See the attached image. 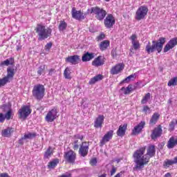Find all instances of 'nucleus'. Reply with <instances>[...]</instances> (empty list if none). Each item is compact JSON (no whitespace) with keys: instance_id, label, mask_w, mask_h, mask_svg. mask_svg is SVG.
I'll return each mask as SVG.
<instances>
[{"instance_id":"bb28decb","label":"nucleus","mask_w":177,"mask_h":177,"mask_svg":"<svg viewBox=\"0 0 177 177\" xmlns=\"http://www.w3.org/2000/svg\"><path fill=\"white\" fill-rule=\"evenodd\" d=\"M177 145V138L175 139L174 137L170 138L167 142V147L168 149H174L175 146Z\"/></svg>"},{"instance_id":"6e6d98bb","label":"nucleus","mask_w":177,"mask_h":177,"mask_svg":"<svg viewBox=\"0 0 177 177\" xmlns=\"http://www.w3.org/2000/svg\"><path fill=\"white\" fill-rule=\"evenodd\" d=\"M56 72V71H55V69L54 68H51V69H50V71H49V75H53V74L54 73H55Z\"/></svg>"},{"instance_id":"864d4df0","label":"nucleus","mask_w":177,"mask_h":177,"mask_svg":"<svg viewBox=\"0 0 177 177\" xmlns=\"http://www.w3.org/2000/svg\"><path fill=\"white\" fill-rule=\"evenodd\" d=\"M59 177H71V174L66 173L65 174H62V175L59 176Z\"/></svg>"},{"instance_id":"c756f323","label":"nucleus","mask_w":177,"mask_h":177,"mask_svg":"<svg viewBox=\"0 0 177 177\" xmlns=\"http://www.w3.org/2000/svg\"><path fill=\"white\" fill-rule=\"evenodd\" d=\"M103 80V75H97L95 76L94 77L91 78L88 82L90 85H93L95 82H97V81H102Z\"/></svg>"},{"instance_id":"4be33fe9","label":"nucleus","mask_w":177,"mask_h":177,"mask_svg":"<svg viewBox=\"0 0 177 177\" xmlns=\"http://www.w3.org/2000/svg\"><path fill=\"white\" fill-rule=\"evenodd\" d=\"M15 132V129L12 127H8L7 129H5L2 130L1 135L4 138H10L12 136V133Z\"/></svg>"},{"instance_id":"f03ea898","label":"nucleus","mask_w":177,"mask_h":177,"mask_svg":"<svg viewBox=\"0 0 177 177\" xmlns=\"http://www.w3.org/2000/svg\"><path fill=\"white\" fill-rule=\"evenodd\" d=\"M165 41H167L165 37H160L158 41H152V44L149 41L145 47L147 53L150 55V53H153V52H156V50H157L158 53H161Z\"/></svg>"},{"instance_id":"a211bd4d","label":"nucleus","mask_w":177,"mask_h":177,"mask_svg":"<svg viewBox=\"0 0 177 177\" xmlns=\"http://www.w3.org/2000/svg\"><path fill=\"white\" fill-rule=\"evenodd\" d=\"M146 122L145 121L140 122L137 126L134 127L132 131L133 135H139L140 132H142V129L145 128Z\"/></svg>"},{"instance_id":"f8f14e48","label":"nucleus","mask_w":177,"mask_h":177,"mask_svg":"<svg viewBox=\"0 0 177 177\" xmlns=\"http://www.w3.org/2000/svg\"><path fill=\"white\" fill-rule=\"evenodd\" d=\"M72 17L76 20H84L85 19V14L81 10H75V8L72 9Z\"/></svg>"},{"instance_id":"a19ab883","label":"nucleus","mask_w":177,"mask_h":177,"mask_svg":"<svg viewBox=\"0 0 177 177\" xmlns=\"http://www.w3.org/2000/svg\"><path fill=\"white\" fill-rule=\"evenodd\" d=\"M45 65H41L37 70L38 75H42V74L45 73Z\"/></svg>"},{"instance_id":"ddd939ff","label":"nucleus","mask_w":177,"mask_h":177,"mask_svg":"<svg viewBox=\"0 0 177 177\" xmlns=\"http://www.w3.org/2000/svg\"><path fill=\"white\" fill-rule=\"evenodd\" d=\"M177 45V37H174L169 40L164 48V53H167L168 50H171L173 48H175Z\"/></svg>"},{"instance_id":"cd10ccee","label":"nucleus","mask_w":177,"mask_h":177,"mask_svg":"<svg viewBox=\"0 0 177 177\" xmlns=\"http://www.w3.org/2000/svg\"><path fill=\"white\" fill-rule=\"evenodd\" d=\"M159 118H160V114L157 113H153L149 121V124L151 125H156Z\"/></svg>"},{"instance_id":"5701e85b","label":"nucleus","mask_w":177,"mask_h":177,"mask_svg":"<svg viewBox=\"0 0 177 177\" xmlns=\"http://www.w3.org/2000/svg\"><path fill=\"white\" fill-rule=\"evenodd\" d=\"M92 59H95V53H86L82 57V62H91Z\"/></svg>"},{"instance_id":"e2e57ef3","label":"nucleus","mask_w":177,"mask_h":177,"mask_svg":"<svg viewBox=\"0 0 177 177\" xmlns=\"http://www.w3.org/2000/svg\"><path fill=\"white\" fill-rule=\"evenodd\" d=\"M0 66H2V62H0Z\"/></svg>"},{"instance_id":"ea45409f","label":"nucleus","mask_w":177,"mask_h":177,"mask_svg":"<svg viewBox=\"0 0 177 177\" xmlns=\"http://www.w3.org/2000/svg\"><path fill=\"white\" fill-rule=\"evenodd\" d=\"M52 147H49L44 153V158H49L53 154Z\"/></svg>"},{"instance_id":"c03bdc74","label":"nucleus","mask_w":177,"mask_h":177,"mask_svg":"<svg viewBox=\"0 0 177 177\" xmlns=\"http://www.w3.org/2000/svg\"><path fill=\"white\" fill-rule=\"evenodd\" d=\"M7 82H9L7 79H6V77H3L2 79H0V88L1 86H5V84L7 83Z\"/></svg>"},{"instance_id":"bf43d9fd","label":"nucleus","mask_w":177,"mask_h":177,"mask_svg":"<svg viewBox=\"0 0 177 177\" xmlns=\"http://www.w3.org/2000/svg\"><path fill=\"white\" fill-rule=\"evenodd\" d=\"M23 140H26V139H23V138H21V139H20L19 140V145H23Z\"/></svg>"},{"instance_id":"13d9d810","label":"nucleus","mask_w":177,"mask_h":177,"mask_svg":"<svg viewBox=\"0 0 177 177\" xmlns=\"http://www.w3.org/2000/svg\"><path fill=\"white\" fill-rule=\"evenodd\" d=\"M170 128H175V122H171L169 124Z\"/></svg>"},{"instance_id":"473e14b6","label":"nucleus","mask_w":177,"mask_h":177,"mask_svg":"<svg viewBox=\"0 0 177 177\" xmlns=\"http://www.w3.org/2000/svg\"><path fill=\"white\" fill-rule=\"evenodd\" d=\"M64 77L66 80H71V71L67 67L64 71Z\"/></svg>"},{"instance_id":"7ed1b4c3","label":"nucleus","mask_w":177,"mask_h":177,"mask_svg":"<svg viewBox=\"0 0 177 177\" xmlns=\"http://www.w3.org/2000/svg\"><path fill=\"white\" fill-rule=\"evenodd\" d=\"M39 41H45L52 37V28L50 26L46 27L42 24H38L35 28Z\"/></svg>"},{"instance_id":"412c9836","label":"nucleus","mask_w":177,"mask_h":177,"mask_svg":"<svg viewBox=\"0 0 177 177\" xmlns=\"http://www.w3.org/2000/svg\"><path fill=\"white\" fill-rule=\"evenodd\" d=\"M104 121V115H99L94 122L95 128H102Z\"/></svg>"},{"instance_id":"9b49d317","label":"nucleus","mask_w":177,"mask_h":177,"mask_svg":"<svg viewBox=\"0 0 177 177\" xmlns=\"http://www.w3.org/2000/svg\"><path fill=\"white\" fill-rule=\"evenodd\" d=\"M104 24L106 28H111L115 24V18L111 14L108 15L104 21Z\"/></svg>"},{"instance_id":"09e8293b","label":"nucleus","mask_w":177,"mask_h":177,"mask_svg":"<svg viewBox=\"0 0 177 177\" xmlns=\"http://www.w3.org/2000/svg\"><path fill=\"white\" fill-rule=\"evenodd\" d=\"M115 172H117V168H115V167L113 166L112 169L111 170V176H113V175H114V174H115Z\"/></svg>"},{"instance_id":"e433bc0d","label":"nucleus","mask_w":177,"mask_h":177,"mask_svg":"<svg viewBox=\"0 0 177 177\" xmlns=\"http://www.w3.org/2000/svg\"><path fill=\"white\" fill-rule=\"evenodd\" d=\"M37 136L36 133H28L25 134L23 137L22 139H34Z\"/></svg>"},{"instance_id":"39448f33","label":"nucleus","mask_w":177,"mask_h":177,"mask_svg":"<svg viewBox=\"0 0 177 177\" xmlns=\"http://www.w3.org/2000/svg\"><path fill=\"white\" fill-rule=\"evenodd\" d=\"M87 12L88 13L90 12L91 14L93 13L95 15V19L100 21H102V20H103L107 15V12H106V10L99 7H93L91 8V10L88 9Z\"/></svg>"},{"instance_id":"37998d69","label":"nucleus","mask_w":177,"mask_h":177,"mask_svg":"<svg viewBox=\"0 0 177 177\" xmlns=\"http://www.w3.org/2000/svg\"><path fill=\"white\" fill-rule=\"evenodd\" d=\"M13 113V111L11 109L10 111H8V112H6L5 115H4V118L5 120H10V118H12V114Z\"/></svg>"},{"instance_id":"58836bf2","label":"nucleus","mask_w":177,"mask_h":177,"mask_svg":"<svg viewBox=\"0 0 177 177\" xmlns=\"http://www.w3.org/2000/svg\"><path fill=\"white\" fill-rule=\"evenodd\" d=\"M167 85L168 86H175L176 85H177V77L171 78L169 81Z\"/></svg>"},{"instance_id":"0e129e2a","label":"nucleus","mask_w":177,"mask_h":177,"mask_svg":"<svg viewBox=\"0 0 177 177\" xmlns=\"http://www.w3.org/2000/svg\"><path fill=\"white\" fill-rule=\"evenodd\" d=\"M132 49H133V48H131V52H132Z\"/></svg>"},{"instance_id":"4468645a","label":"nucleus","mask_w":177,"mask_h":177,"mask_svg":"<svg viewBox=\"0 0 177 177\" xmlns=\"http://www.w3.org/2000/svg\"><path fill=\"white\" fill-rule=\"evenodd\" d=\"M113 131L111 130L108 131L102 138V139L100 141V146H103L104 145H106L107 142H109L110 140L113 138Z\"/></svg>"},{"instance_id":"f257e3e1","label":"nucleus","mask_w":177,"mask_h":177,"mask_svg":"<svg viewBox=\"0 0 177 177\" xmlns=\"http://www.w3.org/2000/svg\"><path fill=\"white\" fill-rule=\"evenodd\" d=\"M146 147H141L140 149L136 151L133 153L134 162L136 163L135 169H142L145 168V165H147L150 161L151 157H154L156 154V147L154 145H151L147 149Z\"/></svg>"},{"instance_id":"3c124183","label":"nucleus","mask_w":177,"mask_h":177,"mask_svg":"<svg viewBox=\"0 0 177 177\" xmlns=\"http://www.w3.org/2000/svg\"><path fill=\"white\" fill-rule=\"evenodd\" d=\"M142 111H144V113H147V111H150V108L149 107V106H144Z\"/></svg>"},{"instance_id":"5fc2aeb1","label":"nucleus","mask_w":177,"mask_h":177,"mask_svg":"<svg viewBox=\"0 0 177 177\" xmlns=\"http://www.w3.org/2000/svg\"><path fill=\"white\" fill-rule=\"evenodd\" d=\"M0 177H10L8 173H1L0 174Z\"/></svg>"},{"instance_id":"4c0bfd02","label":"nucleus","mask_w":177,"mask_h":177,"mask_svg":"<svg viewBox=\"0 0 177 177\" xmlns=\"http://www.w3.org/2000/svg\"><path fill=\"white\" fill-rule=\"evenodd\" d=\"M67 28V24L64 21H61L59 25V31H64Z\"/></svg>"},{"instance_id":"79ce46f5","label":"nucleus","mask_w":177,"mask_h":177,"mask_svg":"<svg viewBox=\"0 0 177 177\" xmlns=\"http://www.w3.org/2000/svg\"><path fill=\"white\" fill-rule=\"evenodd\" d=\"M59 164V160H54L48 163V168H55Z\"/></svg>"},{"instance_id":"423d86ee","label":"nucleus","mask_w":177,"mask_h":177,"mask_svg":"<svg viewBox=\"0 0 177 177\" xmlns=\"http://www.w3.org/2000/svg\"><path fill=\"white\" fill-rule=\"evenodd\" d=\"M147 12H149V8L146 6H140L136 12V20L138 21L143 20V19L147 16Z\"/></svg>"},{"instance_id":"72a5a7b5","label":"nucleus","mask_w":177,"mask_h":177,"mask_svg":"<svg viewBox=\"0 0 177 177\" xmlns=\"http://www.w3.org/2000/svg\"><path fill=\"white\" fill-rule=\"evenodd\" d=\"M121 91H123L124 95H129L132 92V84H129L127 88L122 87Z\"/></svg>"},{"instance_id":"7c9ffc66","label":"nucleus","mask_w":177,"mask_h":177,"mask_svg":"<svg viewBox=\"0 0 177 177\" xmlns=\"http://www.w3.org/2000/svg\"><path fill=\"white\" fill-rule=\"evenodd\" d=\"M0 109L3 113H7L8 111H10V110H12V105L10 103L3 104L0 106Z\"/></svg>"},{"instance_id":"4d7b16f0","label":"nucleus","mask_w":177,"mask_h":177,"mask_svg":"<svg viewBox=\"0 0 177 177\" xmlns=\"http://www.w3.org/2000/svg\"><path fill=\"white\" fill-rule=\"evenodd\" d=\"M75 138H76V139H80V140H83V139H84V136H80V135L75 136Z\"/></svg>"},{"instance_id":"a18cd8bd","label":"nucleus","mask_w":177,"mask_h":177,"mask_svg":"<svg viewBox=\"0 0 177 177\" xmlns=\"http://www.w3.org/2000/svg\"><path fill=\"white\" fill-rule=\"evenodd\" d=\"M52 45H53V44H52V42L48 43V44L44 46L45 50H46L47 52H49V50H50V48H52Z\"/></svg>"},{"instance_id":"c9c22d12","label":"nucleus","mask_w":177,"mask_h":177,"mask_svg":"<svg viewBox=\"0 0 177 177\" xmlns=\"http://www.w3.org/2000/svg\"><path fill=\"white\" fill-rule=\"evenodd\" d=\"M150 93H147V94H145V95L142 97L141 100V104H146V103H147V102L150 100Z\"/></svg>"},{"instance_id":"de8ad7c7","label":"nucleus","mask_w":177,"mask_h":177,"mask_svg":"<svg viewBox=\"0 0 177 177\" xmlns=\"http://www.w3.org/2000/svg\"><path fill=\"white\" fill-rule=\"evenodd\" d=\"M90 164L91 165L95 166L96 165V164H97V160H96V158H93L91 160Z\"/></svg>"},{"instance_id":"dca6fc26","label":"nucleus","mask_w":177,"mask_h":177,"mask_svg":"<svg viewBox=\"0 0 177 177\" xmlns=\"http://www.w3.org/2000/svg\"><path fill=\"white\" fill-rule=\"evenodd\" d=\"M66 63H71L73 65L78 64L81 62L79 55L69 56L66 58Z\"/></svg>"},{"instance_id":"8fccbe9b","label":"nucleus","mask_w":177,"mask_h":177,"mask_svg":"<svg viewBox=\"0 0 177 177\" xmlns=\"http://www.w3.org/2000/svg\"><path fill=\"white\" fill-rule=\"evenodd\" d=\"M5 121V115L3 113H0V122H4Z\"/></svg>"},{"instance_id":"20e7f679","label":"nucleus","mask_w":177,"mask_h":177,"mask_svg":"<svg viewBox=\"0 0 177 177\" xmlns=\"http://www.w3.org/2000/svg\"><path fill=\"white\" fill-rule=\"evenodd\" d=\"M32 96L37 100H42L45 96V87L42 84H36L32 91Z\"/></svg>"},{"instance_id":"f3484780","label":"nucleus","mask_w":177,"mask_h":177,"mask_svg":"<svg viewBox=\"0 0 177 177\" xmlns=\"http://www.w3.org/2000/svg\"><path fill=\"white\" fill-rule=\"evenodd\" d=\"M161 135H162V129H161V126H158V127H156L151 135V139H157V138H160V136H161Z\"/></svg>"},{"instance_id":"c85d7f7f","label":"nucleus","mask_w":177,"mask_h":177,"mask_svg":"<svg viewBox=\"0 0 177 177\" xmlns=\"http://www.w3.org/2000/svg\"><path fill=\"white\" fill-rule=\"evenodd\" d=\"M15 64V58L10 57L1 62V66H13Z\"/></svg>"},{"instance_id":"49530a36","label":"nucleus","mask_w":177,"mask_h":177,"mask_svg":"<svg viewBox=\"0 0 177 177\" xmlns=\"http://www.w3.org/2000/svg\"><path fill=\"white\" fill-rule=\"evenodd\" d=\"M73 145V150H78V149L80 148V145H78V140H75Z\"/></svg>"},{"instance_id":"052dcab7","label":"nucleus","mask_w":177,"mask_h":177,"mask_svg":"<svg viewBox=\"0 0 177 177\" xmlns=\"http://www.w3.org/2000/svg\"><path fill=\"white\" fill-rule=\"evenodd\" d=\"M164 177H171V173H167V174L164 176Z\"/></svg>"},{"instance_id":"603ef678","label":"nucleus","mask_w":177,"mask_h":177,"mask_svg":"<svg viewBox=\"0 0 177 177\" xmlns=\"http://www.w3.org/2000/svg\"><path fill=\"white\" fill-rule=\"evenodd\" d=\"M104 34L101 33L98 37H97V39L98 41H102V39H104Z\"/></svg>"},{"instance_id":"0eeeda50","label":"nucleus","mask_w":177,"mask_h":177,"mask_svg":"<svg viewBox=\"0 0 177 177\" xmlns=\"http://www.w3.org/2000/svg\"><path fill=\"white\" fill-rule=\"evenodd\" d=\"M59 111L57 108L54 107L53 109L48 111L47 115L45 117V120L47 122H53L59 115Z\"/></svg>"},{"instance_id":"2f4dec72","label":"nucleus","mask_w":177,"mask_h":177,"mask_svg":"<svg viewBox=\"0 0 177 177\" xmlns=\"http://www.w3.org/2000/svg\"><path fill=\"white\" fill-rule=\"evenodd\" d=\"M109 46H110V41L108 40H104L100 43V50H106Z\"/></svg>"},{"instance_id":"393cba45","label":"nucleus","mask_w":177,"mask_h":177,"mask_svg":"<svg viewBox=\"0 0 177 177\" xmlns=\"http://www.w3.org/2000/svg\"><path fill=\"white\" fill-rule=\"evenodd\" d=\"M127 127H128V125L127 124L120 125L119 127L118 130L117 131L118 136H124V135H125V131H127Z\"/></svg>"},{"instance_id":"b1692460","label":"nucleus","mask_w":177,"mask_h":177,"mask_svg":"<svg viewBox=\"0 0 177 177\" xmlns=\"http://www.w3.org/2000/svg\"><path fill=\"white\" fill-rule=\"evenodd\" d=\"M174 164H177V156L175 157L173 160H166L163 163V167L165 168H169L170 165H174Z\"/></svg>"},{"instance_id":"680f3d73","label":"nucleus","mask_w":177,"mask_h":177,"mask_svg":"<svg viewBox=\"0 0 177 177\" xmlns=\"http://www.w3.org/2000/svg\"><path fill=\"white\" fill-rule=\"evenodd\" d=\"M106 2H109L110 0H105Z\"/></svg>"},{"instance_id":"9d476101","label":"nucleus","mask_w":177,"mask_h":177,"mask_svg":"<svg viewBox=\"0 0 177 177\" xmlns=\"http://www.w3.org/2000/svg\"><path fill=\"white\" fill-rule=\"evenodd\" d=\"M89 151V144L86 142H83L79 149V154L82 157H86Z\"/></svg>"},{"instance_id":"6e6552de","label":"nucleus","mask_w":177,"mask_h":177,"mask_svg":"<svg viewBox=\"0 0 177 177\" xmlns=\"http://www.w3.org/2000/svg\"><path fill=\"white\" fill-rule=\"evenodd\" d=\"M19 117L21 120H26L31 114L30 106H24L18 111Z\"/></svg>"},{"instance_id":"a878e982","label":"nucleus","mask_w":177,"mask_h":177,"mask_svg":"<svg viewBox=\"0 0 177 177\" xmlns=\"http://www.w3.org/2000/svg\"><path fill=\"white\" fill-rule=\"evenodd\" d=\"M14 76H15V68L12 67H8L7 68V75L4 77V78H6V80H7L8 82H9V79L13 78Z\"/></svg>"},{"instance_id":"2eb2a0df","label":"nucleus","mask_w":177,"mask_h":177,"mask_svg":"<svg viewBox=\"0 0 177 177\" xmlns=\"http://www.w3.org/2000/svg\"><path fill=\"white\" fill-rule=\"evenodd\" d=\"M122 70H124V64H116L115 66H113L111 69V74H112V75H115L117 74H120V73H121V71H122Z\"/></svg>"},{"instance_id":"f704fd0d","label":"nucleus","mask_w":177,"mask_h":177,"mask_svg":"<svg viewBox=\"0 0 177 177\" xmlns=\"http://www.w3.org/2000/svg\"><path fill=\"white\" fill-rule=\"evenodd\" d=\"M135 78H136V75L133 74V75H131L129 76H128L127 77H126L124 80H123L121 82V84H128V82H131V80H135Z\"/></svg>"},{"instance_id":"6ab92c4d","label":"nucleus","mask_w":177,"mask_h":177,"mask_svg":"<svg viewBox=\"0 0 177 177\" xmlns=\"http://www.w3.org/2000/svg\"><path fill=\"white\" fill-rule=\"evenodd\" d=\"M137 38L138 36H136V35H132L131 37V44L135 50L140 49V44L139 43V41L136 39Z\"/></svg>"},{"instance_id":"1a4fd4ad","label":"nucleus","mask_w":177,"mask_h":177,"mask_svg":"<svg viewBox=\"0 0 177 177\" xmlns=\"http://www.w3.org/2000/svg\"><path fill=\"white\" fill-rule=\"evenodd\" d=\"M64 158L69 164H74L77 158V153H75L73 150H70L64 153Z\"/></svg>"},{"instance_id":"aec40b11","label":"nucleus","mask_w":177,"mask_h":177,"mask_svg":"<svg viewBox=\"0 0 177 177\" xmlns=\"http://www.w3.org/2000/svg\"><path fill=\"white\" fill-rule=\"evenodd\" d=\"M103 64H104V59H103V56L102 55L98 56L92 62V66L95 67H100Z\"/></svg>"}]
</instances>
